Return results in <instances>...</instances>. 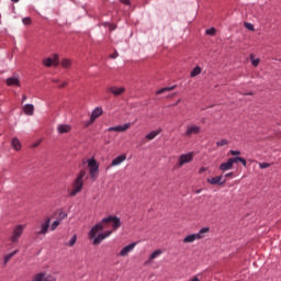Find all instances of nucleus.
<instances>
[{
	"label": "nucleus",
	"mask_w": 281,
	"mask_h": 281,
	"mask_svg": "<svg viewBox=\"0 0 281 281\" xmlns=\"http://www.w3.org/2000/svg\"><path fill=\"white\" fill-rule=\"evenodd\" d=\"M49 223H52V218L46 217L45 222L41 225V229L35 233L36 236H41V235L47 234V232L49 229Z\"/></svg>",
	"instance_id": "4468645a"
},
{
	"label": "nucleus",
	"mask_w": 281,
	"mask_h": 281,
	"mask_svg": "<svg viewBox=\"0 0 281 281\" xmlns=\"http://www.w3.org/2000/svg\"><path fill=\"white\" fill-rule=\"evenodd\" d=\"M25 100H27V95H22V102H25Z\"/></svg>",
	"instance_id": "49530a36"
},
{
	"label": "nucleus",
	"mask_w": 281,
	"mask_h": 281,
	"mask_svg": "<svg viewBox=\"0 0 281 281\" xmlns=\"http://www.w3.org/2000/svg\"><path fill=\"white\" fill-rule=\"evenodd\" d=\"M179 102H181V100H178V101H176V104H175V106H177V104H179Z\"/></svg>",
	"instance_id": "09e8293b"
},
{
	"label": "nucleus",
	"mask_w": 281,
	"mask_h": 281,
	"mask_svg": "<svg viewBox=\"0 0 281 281\" xmlns=\"http://www.w3.org/2000/svg\"><path fill=\"white\" fill-rule=\"evenodd\" d=\"M161 254H164L162 250H160V249L155 250V251L149 256V260H155V258H159V256H161Z\"/></svg>",
	"instance_id": "bb28decb"
},
{
	"label": "nucleus",
	"mask_w": 281,
	"mask_h": 281,
	"mask_svg": "<svg viewBox=\"0 0 281 281\" xmlns=\"http://www.w3.org/2000/svg\"><path fill=\"white\" fill-rule=\"evenodd\" d=\"M16 254H19V250H14L4 257V267L10 262V260H12V258H14V256H16Z\"/></svg>",
	"instance_id": "b1692460"
},
{
	"label": "nucleus",
	"mask_w": 281,
	"mask_h": 281,
	"mask_svg": "<svg viewBox=\"0 0 281 281\" xmlns=\"http://www.w3.org/2000/svg\"><path fill=\"white\" fill-rule=\"evenodd\" d=\"M58 225H60V220L53 222V224L50 225L52 232H55L57 229Z\"/></svg>",
	"instance_id": "7c9ffc66"
},
{
	"label": "nucleus",
	"mask_w": 281,
	"mask_h": 281,
	"mask_svg": "<svg viewBox=\"0 0 281 281\" xmlns=\"http://www.w3.org/2000/svg\"><path fill=\"white\" fill-rule=\"evenodd\" d=\"M76 240H78V235H74L70 240L68 241V247H74L76 245Z\"/></svg>",
	"instance_id": "c85d7f7f"
},
{
	"label": "nucleus",
	"mask_w": 281,
	"mask_h": 281,
	"mask_svg": "<svg viewBox=\"0 0 281 281\" xmlns=\"http://www.w3.org/2000/svg\"><path fill=\"white\" fill-rule=\"evenodd\" d=\"M201 133V126L199 125H188L184 132V137H190L191 135H199Z\"/></svg>",
	"instance_id": "9b49d317"
},
{
	"label": "nucleus",
	"mask_w": 281,
	"mask_h": 281,
	"mask_svg": "<svg viewBox=\"0 0 281 281\" xmlns=\"http://www.w3.org/2000/svg\"><path fill=\"white\" fill-rule=\"evenodd\" d=\"M67 218V213L65 211L59 212V221H65Z\"/></svg>",
	"instance_id": "c9c22d12"
},
{
	"label": "nucleus",
	"mask_w": 281,
	"mask_h": 281,
	"mask_svg": "<svg viewBox=\"0 0 281 281\" xmlns=\"http://www.w3.org/2000/svg\"><path fill=\"white\" fill-rule=\"evenodd\" d=\"M206 34H209V36H214V34H216V29L212 27L206 30Z\"/></svg>",
	"instance_id": "f704fd0d"
},
{
	"label": "nucleus",
	"mask_w": 281,
	"mask_h": 281,
	"mask_svg": "<svg viewBox=\"0 0 281 281\" xmlns=\"http://www.w3.org/2000/svg\"><path fill=\"white\" fill-rule=\"evenodd\" d=\"M195 194H201V190L195 191Z\"/></svg>",
	"instance_id": "3c124183"
},
{
	"label": "nucleus",
	"mask_w": 281,
	"mask_h": 281,
	"mask_svg": "<svg viewBox=\"0 0 281 281\" xmlns=\"http://www.w3.org/2000/svg\"><path fill=\"white\" fill-rule=\"evenodd\" d=\"M116 25L115 24H110L109 25V30H110V32H113V31H115L116 30Z\"/></svg>",
	"instance_id": "a19ab883"
},
{
	"label": "nucleus",
	"mask_w": 281,
	"mask_h": 281,
	"mask_svg": "<svg viewBox=\"0 0 281 281\" xmlns=\"http://www.w3.org/2000/svg\"><path fill=\"white\" fill-rule=\"evenodd\" d=\"M232 168H234V165H233L232 160H229V159L220 166V170H222L223 172H225L227 170H232Z\"/></svg>",
	"instance_id": "412c9836"
},
{
	"label": "nucleus",
	"mask_w": 281,
	"mask_h": 281,
	"mask_svg": "<svg viewBox=\"0 0 281 281\" xmlns=\"http://www.w3.org/2000/svg\"><path fill=\"white\" fill-rule=\"evenodd\" d=\"M23 25H32V18H24L22 19Z\"/></svg>",
	"instance_id": "2f4dec72"
},
{
	"label": "nucleus",
	"mask_w": 281,
	"mask_h": 281,
	"mask_svg": "<svg viewBox=\"0 0 281 281\" xmlns=\"http://www.w3.org/2000/svg\"><path fill=\"white\" fill-rule=\"evenodd\" d=\"M271 166V164H269V162H259V167L261 168V169H266V168H269Z\"/></svg>",
	"instance_id": "e433bc0d"
},
{
	"label": "nucleus",
	"mask_w": 281,
	"mask_h": 281,
	"mask_svg": "<svg viewBox=\"0 0 281 281\" xmlns=\"http://www.w3.org/2000/svg\"><path fill=\"white\" fill-rule=\"evenodd\" d=\"M194 159V153H188V154H182L179 156L178 161L176 164V168H183L186 164H192Z\"/></svg>",
	"instance_id": "423d86ee"
},
{
	"label": "nucleus",
	"mask_w": 281,
	"mask_h": 281,
	"mask_svg": "<svg viewBox=\"0 0 281 281\" xmlns=\"http://www.w3.org/2000/svg\"><path fill=\"white\" fill-rule=\"evenodd\" d=\"M102 225H106L109 223H112V229L113 232H116V229H120L122 227V221L117 216L110 215L100 222Z\"/></svg>",
	"instance_id": "39448f33"
},
{
	"label": "nucleus",
	"mask_w": 281,
	"mask_h": 281,
	"mask_svg": "<svg viewBox=\"0 0 281 281\" xmlns=\"http://www.w3.org/2000/svg\"><path fill=\"white\" fill-rule=\"evenodd\" d=\"M102 229H104V225H102V223H98L89 232V238H93V245H100V243L105 239L102 233L98 235Z\"/></svg>",
	"instance_id": "f03ea898"
},
{
	"label": "nucleus",
	"mask_w": 281,
	"mask_h": 281,
	"mask_svg": "<svg viewBox=\"0 0 281 281\" xmlns=\"http://www.w3.org/2000/svg\"><path fill=\"white\" fill-rule=\"evenodd\" d=\"M11 146L12 148H14V150H21V140H19L18 137L13 138L11 142Z\"/></svg>",
	"instance_id": "5701e85b"
},
{
	"label": "nucleus",
	"mask_w": 281,
	"mask_h": 281,
	"mask_svg": "<svg viewBox=\"0 0 281 281\" xmlns=\"http://www.w3.org/2000/svg\"><path fill=\"white\" fill-rule=\"evenodd\" d=\"M61 67L64 69H69V67H71V59H67V58L61 59Z\"/></svg>",
	"instance_id": "a878e982"
},
{
	"label": "nucleus",
	"mask_w": 281,
	"mask_h": 281,
	"mask_svg": "<svg viewBox=\"0 0 281 281\" xmlns=\"http://www.w3.org/2000/svg\"><path fill=\"white\" fill-rule=\"evenodd\" d=\"M246 30H249L250 32H254V24L249 23V22H245L244 23Z\"/></svg>",
	"instance_id": "473e14b6"
},
{
	"label": "nucleus",
	"mask_w": 281,
	"mask_h": 281,
	"mask_svg": "<svg viewBox=\"0 0 281 281\" xmlns=\"http://www.w3.org/2000/svg\"><path fill=\"white\" fill-rule=\"evenodd\" d=\"M228 159L232 161L233 165L238 164V161H240V157H234V158H228Z\"/></svg>",
	"instance_id": "4c0bfd02"
},
{
	"label": "nucleus",
	"mask_w": 281,
	"mask_h": 281,
	"mask_svg": "<svg viewBox=\"0 0 281 281\" xmlns=\"http://www.w3.org/2000/svg\"><path fill=\"white\" fill-rule=\"evenodd\" d=\"M11 1H13V3H19V0H11Z\"/></svg>",
	"instance_id": "603ef678"
},
{
	"label": "nucleus",
	"mask_w": 281,
	"mask_h": 281,
	"mask_svg": "<svg viewBox=\"0 0 281 281\" xmlns=\"http://www.w3.org/2000/svg\"><path fill=\"white\" fill-rule=\"evenodd\" d=\"M67 85V82H64L63 85L59 86V89H64V87Z\"/></svg>",
	"instance_id": "de8ad7c7"
},
{
	"label": "nucleus",
	"mask_w": 281,
	"mask_h": 281,
	"mask_svg": "<svg viewBox=\"0 0 281 281\" xmlns=\"http://www.w3.org/2000/svg\"><path fill=\"white\" fill-rule=\"evenodd\" d=\"M207 232H210V227H203L198 234H191L184 237L183 243H194V240H201L202 238H205V234H207Z\"/></svg>",
	"instance_id": "7ed1b4c3"
},
{
	"label": "nucleus",
	"mask_w": 281,
	"mask_h": 281,
	"mask_svg": "<svg viewBox=\"0 0 281 281\" xmlns=\"http://www.w3.org/2000/svg\"><path fill=\"white\" fill-rule=\"evenodd\" d=\"M232 175H233L232 172H229V173H226V177H232Z\"/></svg>",
	"instance_id": "8fccbe9b"
},
{
	"label": "nucleus",
	"mask_w": 281,
	"mask_h": 281,
	"mask_svg": "<svg viewBox=\"0 0 281 281\" xmlns=\"http://www.w3.org/2000/svg\"><path fill=\"white\" fill-rule=\"evenodd\" d=\"M5 83L8 87H21V79H19L18 74H14L12 77L7 78Z\"/></svg>",
	"instance_id": "f8f14e48"
},
{
	"label": "nucleus",
	"mask_w": 281,
	"mask_h": 281,
	"mask_svg": "<svg viewBox=\"0 0 281 281\" xmlns=\"http://www.w3.org/2000/svg\"><path fill=\"white\" fill-rule=\"evenodd\" d=\"M57 133L59 135H65L67 133H71V125H69V124H59V125H57Z\"/></svg>",
	"instance_id": "f3484780"
},
{
	"label": "nucleus",
	"mask_w": 281,
	"mask_h": 281,
	"mask_svg": "<svg viewBox=\"0 0 281 281\" xmlns=\"http://www.w3.org/2000/svg\"><path fill=\"white\" fill-rule=\"evenodd\" d=\"M32 281H56V278L54 277V274H49L47 272H40L33 277Z\"/></svg>",
	"instance_id": "6e6552de"
},
{
	"label": "nucleus",
	"mask_w": 281,
	"mask_h": 281,
	"mask_svg": "<svg viewBox=\"0 0 281 281\" xmlns=\"http://www.w3.org/2000/svg\"><path fill=\"white\" fill-rule=\"evenodd\" d=\"M86 175L87 172H85V170H80L79 173L77 175V178L75 179L72 184V189L70 190V193H69L71 196H76V194L82 191V188L85 186V181L82 179H85Z\"/></svg>",
	"instance_id": "f257e3e1"
},
{
	"label": "nucleus",
	"mask_w": 281,
	"mask_h": 281,
	"mask_svg": "<svg viewBox=\"0 0 281 281\" xmlns=\"http://www.w3.org/2000/svg\"><path fill=\"white\" fill-rule=\"evenodd\" d=\"M121 3H124V5H128V3H131V0H120Z\"/></svg>",
	"instance_id": "37998d69"
},
{
	"label": "nucleus",
	"mask_w": 281,
	"mask_h": 281,
	"mask_svg": "<svg viewBox=\"0 0 281 281\" xmlns=\"http://www.w3.org/2000/svg\"><path fill=\"white\" fill-rule=\"evenodd\" d=\"M131 126H133V123H125L123 125H117L114 127H109L108 132L109 133H126V131H128V128H131Z\"/></svg>",
	"instance_id": "9d476101"
},
{
	"label": "nucleus",
	"mask_w": 281,
	"mask_h": 281,
	"mask_svg": "<svg viewBox=\"0 0 281 281\" xmlns=\"http://www.w3.org/2000/svg\"><path fill=\"white\" fill-rule=\"evenodd\" d=\"M239 162L243 164L244 167H247V160H245V158H240Z\"/></svg>",
	"instance_id": "79ce46f5"
},
{
	"label": "nucleus",
	"mask_w": 281,
	"mask_h": 281,
	"mask_svg": "<svg viewBox=\"0 0 281 281\" xmlns=\"http://www.w3.org/2000/svg\"><path fill=\"white\" fill-rule=\"evenodd\" d=\"M23 111L25 115H34V105L33 104H25L23 106Z\"/></svg>",
	"instance_id": "4be33fe9"
},
{
	"label": "nucleus",
	"mask_w": 281,
	"mask_h": 281,
	"mask_svg": "<svg viewBox=\"0 0 281 281\" xmlns=\"http://www.w3.org/2000/svg\"><path fill=\"white\" fill-rule=\"evenodd\" d=\"M229 153H231V155H233V157L240 155L239 150H231Z\"/></svg>",
	"instance_id": "ea45409f"
},
{
	"label": "nucleus",
	"mask_w": 281,
	"mask_h": 281,
	"mask_svg": "<svg viewBox=\"0 0 281 281\" xmlns=\"http://www.w3.org/2000/svg\"><path fill=\"white\" fill-rule=\"evenodd\" d=\"M102 113H104V110H102V108H100V106L95 108L91 113L90 121L88 124H93V122H95V119L100 117V115H102Z\"/></svg>",
	"instance_id": "dca6fc26"
},
{
	"label": "nucleus",
	"mask_w": 281,
	"mask_h": 281,
	"mask_svg": "<svg viewBox=\"0 0 281 281\" xmlns=\"http://www.w3.org/2000/svg\"><path fill=\"white\" fill-rule=\"evenodd\" d=\"M102 234H103L104 238H109V236H111V234H113V231H105Z\"/></svg>",
	"instance_id": "58836bf2"
},
{
	"label": "nucleus",
	"mask_w": 281,
	"mask_h": 281,
	"mask_svg": "<svg viewBox=\"0 0 281 281\" xmlns=\"http://www.w3.org/2000/svg\"><path fill=\"white\" fill-rule=\"evenodd\" d=\"M53 82H59V80L58 79H53Z\"/></svg>",
	"instance_id": "864d4df0"
},
{
	"label": "nucleus",
	"mask_w": 281,
	"mask_h": 281,
	"mask_svg": "<svg viewBox=\"0 0 281 281\" xmlns=\"http://www.w3.org/2000/svg\"><path fill=\"white\" fill-rule=\"evenodd\" d=\"M23 232H25V225H23V224L16 225L13 228L9 240L13 244L19 243V238H21V236H23Z\"/></svg>",
	"instance_id": "0eeeda50"
},
{
	"label": "nucleus",
	"mask_w": 281,
	"mask_h": 281,
	"mask_svg": "<svg viewBox=\"0 0 281 281\" xmlns=\"http://www.w3.org/2000/svg\"><path fill=\"white\" fill-rule=\"evenodd\" d=\"M119 56H120V54L114 53V54H112L110 57L113 58V59H115V58H117Z\"/></svg>",
	"instance_id": "a18cd8bd"
},
{
	"label": "nucleus",
	"mask_w": 281,
	"mask_h": 281,
	"mask_svg": "<svg viewBox=\"0 0 281 281\" xmlns=\"http://www.w3.org/2000/svg\"><path fill=\"white\" fill-rule=\"evenodd\" d=\"M199 74H201V67L196 66L191 71V78H194V77L199 76Z\"/></svg>",
	"instance_id": "cd10ccee"
},
{
	"label": "nucleus",
	"mask_w": 281,
	"mask_h": 281,
	"mask_svg": "<svg viewBox=\"0 0 281 281\" xmlns=\"http://www.w3.org/2000/svg\"><path fill=\"white\" fill-rule=\"evenodd\" d=\"M227 144H229V142L225 138L220 142H216V146H227Z\"/></svg>",
	"instance_id": "72a5a7b5"
},
{
	"label": "nucleus",
	"mask_w": 281,
	"mask_h": 281,
	"mask_svg": "<svg viewBox=\"0 0 281 281\" xmlns=\"http://www.w3.org/2000/svg\"><path fill=\"white\" fill-rule=\"evenodd\" d=\"M206 181L211 186H223V183H225V181H223V176H216V177H213V178H207Z\"/></svg>",
	"instance_id": "a211bd4d"
},
{
	"label": "nucleus",
	"mask_w": 281,
	"mask_h": 281,
	"mask_svg": "<svg viewBox=\"0 0 281 281\" xmlns=\"http://www.w3.org/2000/svg\"><path fill=\"white\" fill-rule=\"evenodd\" d=\"M246 95H254V93H252V92H249V93H246Z\"/></svg>",
	"instance_id": "5fc2aeb1"
},
{
	"label": "nucleus",
	"mask_w": 281,
	"mask_h": 281,
	"mask_svg": "<svg viewBox=\"0 0 281 281\" xmlns=\"http://www.w3.org/2000/svg\"><path fill=\"white\" fill-rule=\"evenodd\" d=\"M135 247H137V243H132V244L123 247L122 250L120 251L119 256H121L122 258H126V256H128V254H131V251H133V249H135Z\"/></svg>",
	"instance_id": "2eb2a0df"
},
{
	"label": "nucleus",
	"mask_w": 281,
	"mask_h": 281,
	"mask_svg": "<svg viewBox=\"0 0 281 281\" xmlns=\"http://www.w3.org/2000/svg\"><path fill=\"white\" fill-rule=\"evenodd\" d=\"M205 170H207V168L202 167V168H200L199 173H200V175H203V172H205Z\"/></svg>",
	"instance_id": "c03bdc74"
},
{
	"label": "nucleus",
	"mask_w": 281,
	"mask_h": 281,
	"mask_svg": "<svg viewBox=\"0 0 281 281\" xmlns=\"http://www.w3.org/2000/svg\"><path fill=\"white\" fill-rule=\"evenodd\" d=\"M157 135H161V128L151 131L150 133H148L145 136V139H147L148 142H153V139H155V137H157Z\"/></svg>",
	"instance_id": "6ab92c4d"
},
{
	"label": "nucleus",
	"mask_w": 281,
	"mask_h": 281,
	"mask_svg": "<svg viewBox=\"0 0 281 281\" xmlns=\"http://www.w3.org/2000/svg\"><path fill=\"white\" fill-rule=\"evenodd\" d=\"M124 161H126V154L114 158L111 162V166H120V164H124Z\"/></svg>",
	"instance_id": "aec40b11"
},
{
	"label": "nucleus",
	"mask_w": 281,
	"mask_h": 281,
	"mask_svg": "<svg viewBox=\"0 0 281 281\" xmlns=\"http://www.w3.org/2000/svg\"><path fill=\"white\" fill-rule=\"evenodd\" d=\"M106 91H108L109 93H112L113 95H115V98H117L119 95H123V93L126 92V88H124V87L117 88V87H115V86H112V87H109V88L106 89Z\"/></svg>",
	"instance_id": "ddd939ff"
},
{
	"label": "nucleus",
	"mask_w": 281,
	"mask_h": 281,
	"mask_svg": "<svg viewBox=\"0 0 281 281\" xmlns=\"http://www.w3.org/2000/svg\"><path fill=\"white\" fill-rule=\"evenodd\" d=\"M252 67H258L260 65V58L254 59V55L250 56Z\"/></svg>",
	"instance_id": "c756f323"
},
{
	"label": "nucleus",
	"mask_w": 281,
	"mask_h": 281,
	"mask_svg": "<svg viewBox=\"0 0 281 281\" xmlns=\"http://www.w3.org/2000/svg\"><path fill=\"white\" fill-rule=\"evenodd\" d=\"M87 164L89 168L90 179H92V181H95L98 179V170L100 166L98 165L95 158L88 159Z\"/></svg>",
	"instance_id": "20e7f679"
},
{
	"label": "nucleus",
	"mask_w": 281,
	"mask_h": 281,
	"mask_svg": "<svg viewBox=\"0 0 281 281\" xmlns=\"http://www.w3.org/2000/svg\"><path fill=\"white\" fill-rule=\"evenodd\" d=\"M43 65H44V67H52V65L54 67H58V65H60L58 54H55L53 56V58H50V57L44 58Z\"/></svg>",
	"instance_id": "1a4fd4ad"
},
{
	"label": "nucleus",
	"mask_w": 281,
	"mask_h": 281,
	"mask_svg": "<svg viewBox=\"0 0 281 281\" xmlns=\"http://www.w3.org/2000/svg\"><path fill=\"white\" fill-rule=\"evenodd\" d=\"M175 89H177V86L161 88L156 93H157V95H161V93H166V91H175Z\"/></svg>",
	"instance_id": "393cba45"
}]
</instances>
